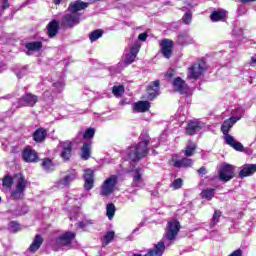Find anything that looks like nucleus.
<instances>
[{
    "label": "nucleus",
    "instance_id": "nucleus-1",
    "mask_svg": "<svg viewBox=\"0 0 256 256\" xmlns=\"http://www.w3.org/2000/svg\"><path fill=\"white\" fill-rule=\"evenodd\" d=\"M101 0H89V2H83L81 0L73 1L68 6V13H66L62 20L61 25L63 27H75V25H79L81 21V12L89 7V5H92V3H97Z\"/></svg>",
    "mask_w": 256,
    "mask_h": 256
},
{
    "label": "nucleus",
    "instance_id": "nucleus-2",
    "mask_svg": "<svg viewBox=\"0 0 256 256\" xmlns=\"http://www.w3.org/2000/svg\"><path fill=\"white\" fill-rule=\"evenodd\" d=\"M15 183V188L11 191L12 199L19 200L25 196V189H27V180L23 175L17 174L14 178L7 175L2 180L4 189H11Z\"/></svg>",
    "mask_w": 256,
    "mask_h": 256
},
{
    "label": "nucleus",
    "instance_id": "nucleus-3",
    "mask_svg": "<svg viewBox=\"0 0 256 256\" xmlns=\"http://www.w3.org/2000/svg\"><path fill=\"white\" fill-rule=\"evenodd\" d=\"M240 119L241 115L238 117L232 116L225 120L221 126V131L224 135L226 145H229L232 147V149H235V151H243V144H241V142H237V140H235V138L229 134V131H231L233 125H235V123H237V121Z\"/></svg>",
    "mask_w": 256,
    "mask_h": 256
},
{
    "label": "nucleus",
    "instance_id": "nucleus-4",
    "mask_svg": "<svg viewBox=\"0 0 256 256\" xmlns=\"http://www.w3.org/2000/svg\"><path fill=\"white\" fill-rule=\"evenodd\" d=\"M149 137H146L143 141L139 142L135 146H131L127 149V154L129 156L130 161L136 163V161H140L143 157H147L149 153Z\"/></svg>",
    "mask_w": 256,
    "mask_h": 256
},
{
    "label": "nucleus",
    "instance_id": "nucleus-5",
    "mask_svg": "<svg viewBox=\"0 0 256 256\" xmlns=\"http://www.w3.org/2000/svg\"><path fill=\"white\" fill-rule=\"evenodd\" d=\"M76 234L74 232H65L58 236L52 241L53 251H60V249H65V247H71L73 239H75Z\"/></svg>",
    "mask_w": 256,
    "mask_h": 256
},
{
    "label": "nucleus",
    "instance_id": "nucleus-6",
    "mask_svg": "<svg viewBox=\"0 0 256 256\" xmlns=\"http://www.w3.org/2000/svg\"><path fill=\"white\" fill-rule=\"evenodd\" d=\"M117 180L118 178L116 175L107 178L101 187L100 195H102V197H109V195L115 191Z\"/></svg>",
    "mask_w": 256,
    "mask_h": 256
},
{
    "label": "nucleus",
    "instance_id": "nucleus-7",
    "mask_svg": "<svg viewBox=\"0 0 256 256\" xmlns=\"http://www.w3.org/2000/svg\"><path fill=\"white\" fill-rule=\"evenodd\" d=\"M180 229L181 224H179V221L173 220L168 222L164 239H166V241H175Z\"/></svg>",
    "mask_w": 256,
    "mask_h": 256
},
{
    "label": "nucleus",
    "instance_id": "nucleus-8",
    "mask_svg": "<svg viewBox=\"0 0 256 256\" xmlns=\"http://www.w3.org/2000/svg\"><path fill=\"white\" fill-rule=\"evenodd\" d=\"M218 176L220 181L227 183V181H231L233 177H235V167L230 164H222L220 169L218 170Z\"/></svg>",
    "mask_w": 256,
    "mask_h": 256
},
{
    "label": "nucleus",
    "instance_id": "nucleus-9",
    "mask_svg": "<svg viewBox=\"0 0 256 256\" xmlns=\"http://www.w3.org/2000/svg\"><path fill=\"white\" fill-rule=\"evenodd\" d=\"M58 151H60V157H62L64 161H69L73 154V142L69 140L59 142Z\"/></svg>",
    "mask_w": 256,
    "mask_h": 256
},
{
    "label": "nucleus",
    "instance_id": "nucleus-10",
    "mask_svg": "<svg viewBox=\"0 0 256 256\" xmlns=\"http://www.w3.org/2000/svg\"><path fill=\"white\" fill-rule=\"evenodd\" d=\"M205 63H196L188 68V79H199L205 73Z\"/></svg>",
    "mask_w": 256,
    "mask_h": 256
},
{
    "label": "nucleus",
    "instance_id": "nucleus-11",
    "mask_svg": "<svg viewBox=\"0 0 256 256\" xmlns=\"http://www.w3.org/2000/svg\"><path fill=\"white\" fill-rule=\"evenodd\" d=\"M175 43L170 39H163L160 42L161 47V53L165 59H171V56L173 55V46Z\"/></svg>",
    "mask_w": 256,
    "mask_h": 256
},
{
    "label": "nucleus",
    "instance_id": "nucleus-12",
    "mask_svg": "<svg viewBox=\"0 0 256 256\" xmlns=\"http://www.w3.org/2000/svg\"><path fill=\"white\" fill-rule=\"evenodd\" d=\"M141 49V44L139 42H135L130 48L129 51L126 53L125 64L131 65V63L135 62L137 59V55Z\"/></svg>",
    "mask_w": 256,
    "mask_h": 256
},
{
    "label": "nucleus",
    "instance_id": "nucleus-13",
    "mask_svg": "<svg viewBox=\"0 0 256 256\" xmlns=\"http://www.w3.org/2000/svg\"><path fill=\"white\" fill-rule=\"evenodd\" d=\"M77 179V172L75 170L70 171V173L60 180L56 181L55 186L58 187V189H63V187H69L73 181Z\"/></svg>",
    "mask_w": 256,
    "mask_h": 256
},
{
    "label": "nucleus",
    "instance_id": "nucleus-14",
    "mask_svg": "<svg viewBox=\"0 0 256 256\" xmlns=\"http://www.w3.org/2000/svg\"><path fill=\"white\" fill-rule=\"evenodd\" d=\"M132 187H145V181L143 180V168L137 167L133 170Z\"/></svg>",
    "mask_w": 256,
    "mask_h": 256
},
{
    "label": "nucleus",
    "instance_id": "nucleus-15",
    "mask_svg": "<svg viewBox=\"0 0 256 256\" xmlns=\"http://www.w3.org/2000/svg\"><path fill=\"white\" fill-rule=\"evenodd\" d=\"M83 177H84V189L86 191H91V189L95 185V174H94L93 170L86 169L84 171Z\"/></svg>",
    "mask_w": 256,
    "mask_h": 256
},
{
    "label": "nucleus",
    "instance_id": "nucleus-16",
    "mask_svg": "<svg viewBox=\"0 0 256 256\" xmlns=\"http://www.w3.org/2000/svg\"><path fill=\"white\" fill-rule=\"evenodd\" d=\"M170 165L176 168L191 167L193 165V160L189 158L179 159V155H173L170 161Z\"/></svg>",
    "mask_w": 256,
    "mask_h": 256
},
{
    "label": "nucleus",
    "instance_id": "nucleus-17",
    "mask_svg": "<svg viewBox=\"0 0 256 256\" xmlns=\"http://www.w3.org/2000/svg\"><path fill=\"white\" fill-rule=\"evenodd\" d=\"M172 85L174 91L180 93L181 95H185V93L189 91V86L187 85L185 80L181 79V77L175 78Z\"/></svg>",
    "mask_w": 256,
    "mask_h": 256
},
{
    "label": "nucleus",
    "instance_id": "nucleus-18",
    "mask_svg": "<svg viewBox=\"0 0 256 256\" xmlns=\"http://www.w3.org/2000/svg\"><path fill=\"white\" fill-rule=\"evenodd\" d=\"M39 101V97L32 93H27L26 95L22 96L19 100L20 105L24 107H35V104Z\"/></svg>",
    "mask_w": 256,
    "mask_h": 256
},
{
    "label": "nucleus",
    "instance_id": "nucleus-19",
    "mask_svg": "<svg viewBox=\"0 0 256 256\" xmlns=\"http://www.w3.org/2000/svg\"><path fill=\"white\" fill-rule=\"evenodd\" d=\"M22 158L25 161V163H37L39 161V156L37 155V152L31 148H26L22 152Z\"/></svg>",
    "mask_w": 256,
    "mask_h": 256
},
{
    "label": "nucleus",
    "instance_id": "nucleus-20",
    "mask_svg": "<svg viewBox=\"0 0 256 256\" xmlns=\"http://www.w3.org/2000/svg\"><path fill=\"white\" fill-rule=\"evenodd\" d=\"M95 137V128H88L86 131L78 132L77 136L73 140V143H81L83 139H93Z\"/></svg>",
    "mask_w": 256,
    "mask_h": 256
},
{
    "label": "nucleus",
    "instance_id": "nucleus-21",
    "mask_svg": "<svg viewBox=\"0 0 256 256\" xmlns=\"http://www.w3.org/2000/svg\"><path fill=\"white\" fill-rule=\"evenodd\" d=\"M254 173H256V164H246L241 167L239 177L240 179L251 177Z\"/></svg>",
    "mask_w": 256,
    "mask_h": 256
},
{
    "label": "nucleus",
    "instance_id": "nucleus-22",
    "mask_svg": "<svg viewBox=\"0 0 256 256\" xmlns=\"http://www.w3.org/2000/svg\"><path fill=\"white\" fill-rule=\"evenodd\" d=\"M177 45H181V47H186V45H193L195 43V40L191 36H189V33L182 32L178 37L176 41Z\"/></svg>",
    "mask_w": 256,
    "mask_h": 256
},
{
    "label": "nucleus",
    "instance_id": "nucleus-23",
    "mask_svg": "<svg viewBox=\"0 0 256 256\" xmlns=\"http://www.w3.org/2000/svg\"><path fill=\"white\" fill-rule=\"evenodd\" d=\"M204 127V124L199 121H191L188 123V126L186 128V133L188 135H195V133L201 131V129Z\"/></svg>",
    "mask_w": 256,
    "mask_h": 256
},
{
    "label": "nucleus",
    "instance_id": "nucleus-24",
    "mask_svg": "<svg viewBox=\"0 0 256 256\" xmlns=\"http://www.w3.org/2000/svg\"><path fill=\"white\" fill-rule=\"evenodd\" d=\"M59 33V22L57 20H52L47 25V35L51 39Z\"/></svg>",
    "mask_w": 256,
    "mask_h": 256
},
{
    "label": "nucleus",
    "instance_id": "nucleus-25",
    "mask_svg": "<svg viewBox=\"0 0 256 256\" xmlns=\"http://www.w3.org/2000/svg\"><path fill=\"white\" fill-rule=\"evenodd\" d=\"M147 91H148V99H150V101H153V98L156 95H159V80L152 82L148 86Z\"/></svg>",
    "mask_w": 256,
    "mask_h": 256
},
{
    "label": "nucleus",
    "instance_id": "nucleus-26",
    "mask_svg": "<svg viewBox=\"0 0 256 256\" xmlns=\"http://www.w3.org/2000/svg\"><path fill=\"white\" fill-rule=\"evenodd\" d=\"M151 108L149 101H139L134 104V111L136 113H146Z\"/></svg>",
    "mask_w": 256,
    "mask_h": 256
},
{
    "label": "nucleus",
    "instance_id": "nucleus-27",
    "mask_svg": "<svg viewBox=\"0 0 256 256\" xmlns=\"http://www.w3.org/2000/svg\"><path fill=\"white\" fill-rule=\"evenodd\" d=\"M41 245H43V237H41V235H36L30 247L28 248V251H30V253H35L36 251H39Z\"/></svg>",
    "mask_w": 256,
    "mask_h": 256
},
{
    "label": "nucleus",
    "instance_id": "nucleus-28",
    "mask_svg": "<svg viewBox=\"0 0 256 256\" xmlns=\"http://www.w3.org/2000/svg\"><path fill=\"white\" fill-rule=\"evenodd\" d=\"M91 141L89 142H84L83 147L81 149V159H83L84 161H87V159H89V157H91Z\"/></svg>",
    "mask_w": 256,
    "mask_h": 256
},
{
    "label": "nucleus",
    "instance_id": "nucleus-29",
    "mask_svg": "<svg viewBox=\"0 0 256 256\" xmlns=\"http://www.w3.org/2000/svg\"><path fill=\"white\" fill-rule=\"evenodd\" d=\"M33 137L36 143H41L42 141H45L47 137V130L44 128H39L34 132Z\"/></svg>",
    "mask_w": 256,
    "mask_h": 256
},
{
    "label": "nucleus",
    "instance_id": "nucleus-30",
    "mask_svg": "<svg viewBox=\"0 0 256 256\" xmlns=\"http://www.w3.org/2000/svg\"><path fill=\"white\" fill-rule=\"evenodd\" d=\"M196 149L197 144H195V142L188 141L184 149V155L186 157H193V155H195Z\"/></svg>",
    "mask_w": 256,
    "mask_h": 256
},
{
    "label": "nucleus",
    "instance_id": "nucleus-31",
    "mask_svg": "<svg viewBox=\"0 0 256 256\" xmlns=\"http://www.w3.org/2000/svg\"><path fill=\"white\" fill-rule=\"evenodd\" d=\"M26 49H28V51L39 52L41 49H43V43L40 41L29 42L26 44Z\"/></svg>",
    "mask_w": 256,
    "mask_h": 256
},
{
    "label": "nucleus",
    "instance_id": "nucleus-32",
    "mask_svg": "<svg viewBox=\"0 0 256 256\" xmlns=\"http://www.w3.org/2000/svg\"><path fill=\"white\" fill-rule=\"evenodd\" d=\"M211 21L217 22V21H224L225 20V12L223 11H214L210 15Z\"/></svg>",
    "mask_w": 256,
    "mask_h": 256
},
{
    "label": "nucleus",
    "instance_id": "nucleus-33",
    "mask_svg": "<svg viewBox=\"0 0 256 256\" xmlns=\"http://www.w3.org/2000/svg\"><path fill=\"white\" fill-rule=\"evenodd\" d=\"M117 211V208L115 207V204L113 203H109L106 206V216L108 217V219H113V217H115V212Z\"/></svg>",
    "mask_w": 256,
    "mask_h": 256
},
{
    "label": "nucleus",
    "instance_id": "nucleus-34",
    "mask_svg": "<svg viewBox=\"0 0 256 256\" xmlns=\"http://www.w3.org/2000/svg\"><path fill=\"white\" fill-rule=\"evenodd\" d=\"M113 239H115V232H113V231L107 232L102 240L103 247H106V245H109L111 243V241H113Z\"/></svg>",
    "mask_w": 256,
    "mask_h": 256
},
{
    "label": "nucleus",
    "instance_id": "nucleus-35",
    "mask_svg": "<svg viewBox=\"0 0 256 256\" xmlns=\"http://www.w3.org/2000/svg\"><path fill=\"white\" fill-rule=\"evenodd\" d=\"M101 37H103V31L99 29L92 31L89 35L91 43L97 41V39H101Z\"/></svg>",
    "mask_w": 256,
    "mask_h": 256
},
{
    "label": "nucleus",
    "instance_id": "nucleus-36",
    "mask_svg": "<svg viewBox=\"0 0 256 256\" xmlns=\"http://www.w3.org/2000/svg\"><path fill=\"white\" fill-rule=\"evenodd\" d=\"M219 219H221V211L215 210V212L212 216V220L210 222L211 229H213V227H215V225H217L219 223Z\"/></svg>",
    "mask_w": 256,
    "mask_h": 256
},
{
    "label": "nucleus",
    "instance_id": "nucleus-37",
    "mask_svg": "<svg viewBox=\"0 0 256 256\" xmlns=\"http://www.w3.org/2000/svg\"><path fill=\"white\" fill-rule=\"evenodd\" d=\"M202 199H207L208 201H211L212 197H215V189H207L202 191L201 193Z\"/></svg>",
    "mask_w": 256,
    "mask_h": 256
},
{
    "label": "nucleus",
    "instance_id": "nucleus-38",
    "mask_svg": "<svg viewBox=\"0 0 256 256\" xmlns=\"http://www.w3.org/2000/svg\"><path fill=\"white\" fill-rule=\"evenodd\" d=\"M112 93L115 97H121V95H123V93H125V87L123 86H114L112 88Z\"/></svg>",
    "mask_w": 256,
    "mask_h": 256
},
{
    "label": "nucleus",
    "instance_id": "nucleus-39",
    "mask_svg": "<svg viewBox=\"0 0 256 256\" xmlns=\"http://www.w3.org/2000/svg\"><path fill=\"white\" fill-rule=\"evenodd\" d=\"M42 167L45 169V171H53V162L51 159L46 158L42 162Z\"/></svg>",
    "mask_w": 256,
    "mask_h": 256
},
{
    "label": "nucleus",
    "instance_id": "nucleus-40",
    "mask_svg": "<svg viewBox=\"0 0 256 256\" xmlns=\"http://www.w3.org/2000/svg\"><path fill=\"white\" fill-rule=\"evenodd\" d=\"M8 229L12 233H17V231H19L21 229V227L19 226V223L12 221L9 223Z\"/></svg>",
    "mask_w": 256,
    "mask_h": 256
},
{
    "label": "nucleus",
    "instance_id": "nucleus-41",
    "mask_svg": "<svg viewBox=\"0 0 256 256\" xmlns=\"http://www.w3.org/2000/svg\"><path fill=\"white\" fill-rule=\"evenodd\" d=\"M192 17L193 15L191 14L190 11L186 12L182 18L183 23H185V25H189V23H191Z\"/></svg>",
    "mask_w": 256,
    "mask_h": 256
},
{
    "label": "nucleus",
    "instance_id": "nucleus-42",
    "mask_svg": "<svg viewBox=\"0 0 256 256\" xmlns=\"http://www.w3.org/2000/svg\"><path fill=\"white\" fill-rule=\"evenodd\" d=\"M173 189H181L183 187V180L178 178L172 182Z\"/></svg>",
    "mask_w": 256,
    "mask_h": 256
},
{
    "label": "nucleus",
    "instance_id": "nucleus-43",
    "mask_svg": "<svg viewBox=\"0 0 256 256\" xmlns=\"http://www.w3.org/2000/svg\"><path fill=\"white\" fill-rule=\"evenodd\" d=\"M53 87H55L57 93H61V91H63V87H65V84L63 82H56L53 84Z\"/></svg>",
    "mask_w": 256,
    "mask_h": 256
},
{
    "label": "nucleus",
    "instance_id": "nucleus-44",
    "mask_svg": "<svg viewBox=\"0 0 256 256\" xmlns=\"http://www.w3.org/2000/svg\"><path fill=\"white\" fill-rule=\"evenodd\" d=\"M87 225H93V222L91 220H83L78 223V227H80V229H85Z\"/></svg>",
    "mask_w": 256,
    "mask_h": 256
},
{
    "label": "nucleus",
    "instance_id": "nucleus-45",
    "mask_svg": "<svg viewBox=\"0 0 256 256\" xmlns=\"http://www.w3.org/2000/svg\"><path fill=\"white\" fill-rule=\"evenodd\" d=\"M147 37H148L147 32H144L139 34L138 39L139 41H147Z\"/></svg>",
    "mask_w": 256,
    "mask_h": 256
},
{
    "label": "nucleus",
    "instance_id": "nucleus-46",
    "mask_svg": "<svg viewBox=\"0 0 256 256\" xmlns=\"http://www.w3.org/2000/svg\"><path fill=\"white\" fill-rule=\"evenodd\" d=\"M250 65H251V67H256V54L254 56H252Z\"/></svg>",
    "mask_w": 256,
    "mask_h": 256
},
{
    "label": "nucleus",
    "instance_id": "nucleus-47",
    "mask_svg": "<svg viewBox=\"0 0 256 256\" xmlns=\"http://www.w3.org/2000/svg\"><path fill=\"white\" fill-rule=\"evenodd\" d=\"M198 173L200 175H205V173H207V170L205 169V167H201L199 170H198Z\"/></svg>",
    "mask_w": 256,
    "mask_h": 256
},
{
    "label": "nucleus",
    "instance_id": "nucleus-48",
    "mask_svg": "<svg viewBox=\"0 0 256 256\" xmlns=\"http://www.w3.org/2000/svg\"><path fill=\"white\" fill-rule=\"evenodd\" d=\"M256 0H241L242 3H253Z\"/></svg>",
    "mask_w": 256,
    "mask_h": 256
},
{
    "label": "nucleus",
    "instance_id": "nucleus-49",
    "mask_svg": "<svg viewBox=\"0 0 256 256\" xmlns=\"http://www.w3.org/2000/svg\"><path fill=\"white\" fill-rule=\"evenodd\" d=\"M61 1H63V0H54V4H55V5H60V4H61Z\"/></svg>",
    "mask_w": 256,
    "mask_h": 256
},
{
    "label": "nucleus",
    "instance_id": "nucleus-50",
    "mask_svg": "<svg viewBox=\"0 0 256 256\" xmlns=\"http://www.w3.org/2000/svg\"><path fill=\"white\" fill-rule=\"evenodd\" d=\"M47 96H49V92H48V91H46V92L44 93V97H47Z\"/></svg>",
    "mask_w": 256,
    "mask_h": 256
},
{
    "label": "nucleus",
    "instance_id": "nucleus-51",
    "mask_svg": "<svg viewBox=\"0 0 256 256\" xmlns=\"http://www.w3.org/2000/svg\"><path fill=\"white\" fill-rule=\"evenodd\" d=\"M17 77H18L19 79H21L22 76H21V74H17Z\"/></svg>",
    "mask_w": 256,
    "mask_h": 256
},
{
    "label": "nucleus",
    "instance_id": "nucleus-52",
    "mask_svg": "<svg viewBox=\"0 0 256 256\" xmlns=\"http://www.w3.org/2000/svg\"><path fill=\"white\" fill-rule=\"evenodd\" d=\"M168 75H169L170 77H173V73H168Z\"/></svg>",
    "mask_w": 256,
    "mask_h": 256
},
{
    "label": "nucleus",
    "instance_id": "nucleus-53",
    "mask_svg": "<svg viewBox=\"0 0 256 256\" xmlns=\"http://www.w3.org/2000/svg\"><path fill=\"white\" fill-rule=\"evenodd\" d=\"M232 115H235V111L232 112Z\"/></svg>",
    "mask_w": 256,
    "mask_h": 256
},
{
    "label": "nucleus",
    "instance_id": "nucleus-54",
    "mask_svg": "<svg viewBox=\"0 0 256 256\" xmlns=\"http://www.w3.org/2000/svg\"><path fill=\"white\" fill-rule=\"evenodd\" d=\"M154 154H156L157 152L156 151H153Z\"/></svg>",
    "mask_w": 256,
    "mask_h": 256
}]
</instances>
